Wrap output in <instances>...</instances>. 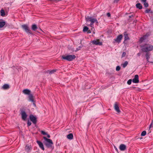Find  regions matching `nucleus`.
Wrapping results in <instances>:
<instances>
[{
  "label": "nucleus",
  "instance_id": "f257e3e1",
  "mask_svg": "<svg viewBox=\"0 0 153 153\" xmlns=\"http://www.w3.org/2000/svg\"><path fill=\"white\" fill-rule=\"evenodd\" d=\"M142 48V50L144 52H148L153 50V46L149 44H145Z\"/></svg>",
  "mask_w": 153,
  "mask_h": 153
},
{
  "label": "nucleus",
  "instance_id": "f03ea898",
  "mask_svg": "<svg viewBox=\"0 0 153 153\" xmlns=\"http://www.w3.org/2000/svg\"><path fill=\"white\" fill-rule=\"evenodd\" d=\"M85 19L87 22H91L90 24V25L92 27V25L94 23H95L97 24L98 23V22L97 20L95 18H93L91 17H90L88 16L87 17H85Z\"/></svg>",
  "mask_w": 153,
  "mask_h": 153
},
{
  "label": "nucleus",
  "instance_id": "7ed1b4c3",
  "mask_svg": "<svg viewBox=\"0 0 153 153\" xmlns=\"http://www.w3.org/2000/svg\"><path fill=\"white\" fill-rule=\"evenodd\" d=\"M43 138L46 141V142L45 143V145L48 148L51 147L53 144L52 140L50 139L47 138L45 137H44Z\"/></svg>",
  "mask_w": 153,
  "mask_h": 153
},
{
  "label": "nucleus",
  "instance_id": "20e7f679",
  "mask_svg": "<svg viewBox=\"0 0 153 153\" xmlns=\"http://www.w3.org/2000/svg\"><path fill=\"white\" fill-rule=\"evenodd\" d=\"M76 57V56L74 55H68L66 56H63L62 58L64 59L67 60L68 61H71L74 59Z\"/></svg>",
  "mask_w": 153,
  "mask_h": 153
},
{
  "label": "nucleus",
  "instance_id": "39448f33",
  "mask_svg": "<svg viewBox=\"0 0 153 153\" xmlns=\"http://www.w3.org/2000/svg\"><path fill=\"white\" fill-rule=\"evenodd\" d=\"M22 27L27 33L31 34H32L31 31L30 30L27 25H22Z\"/></svg>",
  "mask_w": 153,
  "mask_h": 153
},
{
  "label": "nucleus",
  "instance_id": "423d86ee",
  "mask_svg": "<svg viewBox=\"0 0 153 153\" xmlns=\"http://www.w3.org/2000/svg\"><path fill=\"white\" fill-rule=\"evenodd\" d=\"M99 41V39H96L92 41L91 42L93 45H102V42H100Z\"/></svg>",
  "mask_w": 153,
  "mask_h": 153
},
{
  "label": "nucleus",
  "instance_id": "0eeeda50",
  "mask_svg": "<svg viewBox=\"0 0 153 153\" xmlns=\"http://www.w3.org/2000/svg\"><path fill=\"white\" fill-rule=\"evenodd\" d=\"M30 120L34 124L36 123L37 120L36 117L32 115L30 116Z\"/></svg>",
  "mask_w": 153,
  "mask_h": 153
},
{
  "label": "nucleus",
  "instance_id": "6e6552de",
  "mask_svg": "<svg viewBox=\"0 0 153 153\" xmlns=\"http://www.w3.org/2000/svg\"><path fill=\"white\" fill-rule=\"evenodd\" d=\"M22 119L24 120H26L27 117V115L25 112L24 111H22L21 113Z\"/></svg>",
  "mask_w": 153,
  "mask_h": 153
},
{
  "label": "nucleus",
  "instance_id": "1a4fd4ad",
  "mask_svg": "<svg viewBox=\"0 0 153 153\" xmlns=\"http://www.w3.org/2000/svg\"><path fill=\"white\" fill-rule=\"evenodd\" d=\"M132 82L134 83H138L139 82V76L138 75H136L132 80Z\"/></svg>",
  "mask_w": 153,
  "mask_h": 153
},
{
  "label": "nucleus",
  "instance_id": "9d476101",
  "mask_svg": "<svg viewBox=\"0 0 153 153\" xmlns=\"http://www.w3.org/2000/svg\"><path fill=\"white\" fill-rule=\"evenodd\" d=\"M122 37L123 36L122 35H120L118 36L116 39H114V40L116 42H120L122 38Z\"/></svg>",
  "mask_w": 153,
  "mask_h": 153
},
{
  "label": "nucleus",
  "instance_id": "9b49d317",
  "mask_svg": "<svg viewBox=\"0 0 153 153\" xmlns=\"http://www.w3.org/2000/svg\"><path fill=\"white\" fill-rule=\"evenodd\" d=\"M126 148V146L123 144H121L119 146V149L121 151L125 150Z\"/></svg>",
  "mask_w": 153,
  "mask_h": 153
},
{
  "label": "nucleus",
  "instance_id": "f8f14e48",
  "mask_svg": "<svg viewBox=\"0 0 153 153\" xmlns=\"http://www.w3.org/2000/svg\"><path fill=\"white\" fill-rule=\"evenodd\" d=\"M32 149L31 146L28 145H26L25 148V150L27 152H29Z\"/></svg>",
  "mask_w": 153,
  "mask_h": 153
},
{
  "label": "nucleus",
  "instance_id": "ddd939ff",
  "mask_svg": "<svg viewBox=\"0 0 153 153\" xmlns=\"http://www.w3.org/2000/svg\"><path fill=\"white\" fill-rule=\"evenodd\" d=\"M36 142L38 144V145H39L40 147L41 148V149H42V150H44L45 149L44 147L43 143L39 141H37Z\"/></svg>",
  "mask_w": 153,
  "mask_h": 153
},
{
  "label": "nucleus",
  "instance_id": "4468645a",
  "mask_svg": "<svg viewBox=\"0 0 153 153\" xmlns=\"http://www.w3.org/2000/svg\"><path fill=\"white\" fill-rule=\"evenodd\" d=\"M22 92L25 94L29 95L30 94L31 91H30L29 89H25L22 91Z\"/></svg>",
  "mask_w": 153,
  "mask_h": 153
},
{
  "label": "nucleus",
  "instance_id": "2eb2a0df",
  "mask_svg": "<svg viewBox=\"0 0 153 153\" xmlns=\"http://www.w3.org/2000/svg\"><path fill=\"white\" fill-rule=\"evenodd\" d=\"M114 108L115 110L118 113H119L120 112V111L119 109V107L118 106L117 103H116L114 105Z\"/></svg>",
  "mask_w": 153,
  "mask_h": 153
},
{
  "label": "nucleus",
  "instance_id": "dca6fc26",
  "mask_svg": "<svg viewBox=\"0 0 153 153\" xmlns=\"http://www.w3.org/2000/svg\"><path fill=\"white\" fill-rule=\"evenodd\" d=\"M149 35L146 34L145 35L143 36L142 37H141L140 39V41L141 42H142L143 41L146 39L148 36Z\"/></svg>",
  "mask_w": 153,
  "mask_h": 153
},
{
  "label": "nucleus",
  "instance_id": "f3484780",
  "mask_svg": "<svg viewBox=\"0 0 153 153\" xmlns=\"http://www.w3.org/2000/svg\"><path fill=\"white\" fill-rule=\"evenodd\" d=\"M31 28L33 30L35 31L37 28V27L36 25L33 24L32 25Z\"/></svg>",
  "mask_w": 153,
  "mask_h": 153
},
{
  "label": "nucleus",
  "instance_id": "a211bd4d",
  "mask_svg": "<svg viewBox=\"0 0 153 153\" xmlns=\"http://www.w3.org/2000/svg\"><path fill=\"white\" fill-rule=\"evenodd\" d=\"M73 135L72 134H70L67 136V138L71 140L73 138Z\"/></svg>",
  "mask_w": 153,
  "mask_h": 153
},
{
  "label": "nucleus",
  "instance_id": "6ab92c4d",
  "mask_svg": "<svg viewBox=\"0 0 153 153\" xmlns=\"http://www.w3.org/2000/svg\"><path fill=\"white\" fill-rule=\"evenodd\" d=\"M9 88V85L8 84H5L2 87V88L4 89H6Z\"/></svg>",
  "mask_w": 153,
  "mask_h": 153
},
{
  "label": "nucleus",
  "instance_id": "aec40b11",
  "mask_svg": "<svg viewBox=\"0 0 153 153\" xmlns=\"http://www.w3.org/2000/svg\"><path fill=\"white\" fill-rule=\"evenodd\" d=\"M136 6L137 8H139L140 9H141L142 8V6L140 3L136 4Z\"/></svg>",
  "mask_w": 153,
  "mask_h": 153
},
{
  "label": "nucleus",
  "instance_id": "412c9836",
  "mask_svg": "<svg viewBox=\"0 0 153 153\" xmlns=\"http://www.w3.org/2000/svg\"><path fill=\"white\" fill-rule=\"evenodd\" d=\"M28 97H29L30 100V101H31L32 102L33 101V96L32 94H30L29 95Z\"/></svg>",
  "mask_w": 153,
  "mask_h": 153
},
{
  "label": "nucleus",
  "instance_id": "4be33fe9",
  "mask_svg": "<svg viewBox=\"0 0 153 153\" xmlns=\"http://www.w3.org/2000/svg\"><path fill=\"white\" fill-rule=\"evenodd\" d=\"M5 22H0V28L3 27L5 25Z\"/></svg>",
  "mask_w": 153,
  "mask_h": 153
},
{
  "label": "nucleus",
  "instance_id": "5701e85b",
  "mask_svg": "<svg viewBox=\"0 0 153 153\" xmlns=\"http://www.w3.org/2000/svg\"><path fill=\"white\" fill-rule=\"evenodd\" d=\"M0 13H1V16H4L5 15V12H4V10H3L1 9V10Z\"/></svg>",
  "mask_w": 153,
  "mask_h": 153
},
{
  "label": "nucleus",
  "instance_id": "b1692460",
  "mask_svg": "<svg viewBox=\"0 0 153 153\" xmlns=\"http://www.w3.org/2000/svg\"><path fill=\"white\" fill-rule=\"evenodd\" d=\"M124 37H125V38H124L125 41L129 39V37H128V35L127 34H126V33H125L124 34Z\"/></svg>",
  "mask_w": 153,
  "mask_h": 153
},
{
  "label": "nucleus",
  "instance_id": "393cba45",
  "mask_svg": "<svg viewBox=\"0 0 153 153\" xmlns=\"http://www.w3.org/2000/svg\"><path fill=\"white\" fill-rule=\"evenodd\" d=\"M128 64V62L127 61H125L124 63L122 64L123 67V68H125Z\"/></svg>",
  "mask_w": 153,
  "mask_h": 153
},
{
  "label": "nucleus",
  "instance_id": "a878e982",
  "mask_svg": "<svg viewBox=\"0 0 153 153\" xmlns=\"http://www.w3.org/2000/svg\"><path fill=\"white\" fill-rule=\"evenodd\" d=\"M88 29V28L86 26H85L84 27L83 29V31L84 32H86L87 31Z\"/></svg>",
  "mask_w": 153,
  "mask_h": 153
},
{
  "label": "nucleus",
  "instance_id": "bb28decb",
  "mask_svg": "<svg viewBox=\"0 0 153 153\" xmlns=\"http://www.w3.org/2000/svg\"><path fill=\"white\" fill-rule=\"evenodd\" d=\"M146 134V131H143L141 133V136H145Z\"/></svg>",
  "mask_w": 153,
  "mask_h": 153
},
{
  "label": "nucleus",
  "instance_id": "cd10ccee",
  "mask_svg": "<svg viewBox=\"0 0 153 153\" xmlns=\"http://www.w3.org/2000/svg\"><path fill=\"white\" fill-rule=\"evenodd\" d=\"M56 71V70H53L51 71H48V73H49V74H52L54 72H55Z\"/></svg>",
  "mask_w": 153,
  "mask_h": 153
},
{
  "label": "nucleus",
  "instance_id": "c85d7f7f",
  "mask_svg": "<svg viewBox=\"0 0 153 153\" xmlns=\"http://www.w3.org/2000/svg\"><path fill=\"white\" fill-rule=\"evenodd\" d=\"M143 3H144V6L145 7H147L148 6L149 4L148 3L146 2V1Z\"/></svg>",
  "mask_w": 153,
  "mask_h": 153
},
{
  "label": "nucleus",
  "instance_id": "c756f323",
  "mask_svg": "<svg viewBox=\"0 0 153 153\" xmlns=\"http://www.w3.org/2000/svg\"><path fill=\"white\" fill-rule=\"evenodd\" d=\"M131 81H132V80L131 79H129L128 81H127V83L128 84V85H130L131 84Z\"/></svg>",
  "mask_w": 153,
  "mask_h": 153
},
{
  "label": "nucleus",
  "instance_id": "7c9ffc66",
  "mask_svg": "<svg viewBox=\"0 0 153 153\" xmlns=\"http://www.w3.org/2000/svg\"><path fill=\"white\" fill-rule=\"evenodd\" d=\"M151 10L150 9H147L145 11V12L146 13H148L150 12Z\"/></svg>",
  "mask_w": 153,
  "mask_h": 153
},
{
  "label": "nucleus",
  "instance_id": "2f4dec72",
  "mask_svg": "<svg viewBox=\"0 0 153 153\" xmlns=\"http://www.w3.org/2000/svg\"><path fill=\"white\" fill-rule=\"evenodd\" d=\"M153 127V120L152 121V123L149 126V128Z\"/></svg>",
  "mask_w": 153,
  "mask_h": 153
},
{
  "label": "nucleus",
  "instance_id": "473e14b6",
  "mask_svg": "<svg viewBox=\"0 0 153 153\" xmlns=\"http://www.w3.org/2000/svg\"><path fill=\"white\" fill-rule=\"evenodd\" d=\"M41 133L43 135L47 134V133L45 132V131H41Z\"/></svg>",
  "mask_w": 153,
  "mask_h": 153
},
{
  "label": "nucleus",
  "instance_id": "72a5a7b5",
  "mask_svg": "<svg viewBox=\"0 0 153 153\" xmlns=\"http://www.w3.org/2000/svg\"><path fill=\"white\" fill-rule=\"evenodd\" d=\"M120 69V66H118L116 67V70L117 71H119Z\"/></svg>",
  "mask_w": 153,
  "mask_h": 153
},
{
  "label": "nucleus",
  "instance_id": "f704fd0d",
  "mask_svg": "<svg viewBox=\"0 0 153 153\" xmlns=\"http://www.w3.org/2000/svg\"><path fill=\"white\" fill-rule=\"evenodd\" d=\"M146 59H147V60H148L149 58V56L148 53H147L146 54Z\"/></svg>",
  "mask_w": 153,
  "mask_h": 153
},
{
  "label": "nucleus",
  "instance_id": "c9c22d12",
  "mask_svg": "<svg viewBox=\"0 0 153 153\" xmlns=\"http://www.w3.org/2000/svg\"><path fill=\"white\" fill-rule=\"evenodd\" d=\"M31 122H30L29 121H28L27 122V125L28 126H29L31 125Z\"/></svg>",
  "mask_w": 153,
  "mask_h": 153
},
{
  "label": "nucleus",
  "instance_id": "e433bc0d",
  "mask_svg": "<svg viewBox=\"0 0 153 153\" xmlns=\"http://www.w3.org/2000/svg\"><path fill=\"white\" fill-rule=\"evenodd\" d=\"M126 53L125 52H123V54H122V57H124L126 55Z\"/></svg>",
  "mask_w": 153,
  "mask_h": 153
},
{
  "label": "nucleus",
  "instance_id": "4c0bfd02",
  "mask_svg": "<svg viewBox=\"0 0 153 153\" xmlns=\"http://www.w3.org/2000/svg\"><path fill=\"white\" fill-rule=\"evenodd\" d=\"M107 16L108 17H110L111 15L109 13H107Z\"/></svg>",
  "mask_w": 153,
  "mask_h": 153
},
{
  "label": "nucleus",
  "instance_id": "58836bf2",
  "mask_svg": "<svg viewBox=\"0 0 153 153\" xmlns=\"http://www.w3.org/2000/svg\"><path fill=\"white\" fill-rule=\"evenodd\" d=\"M141 1L142 2H144L146 1V0H141Z\"/></svg>",
  "mask_w": 153,
  "mask_h": 153
},
{
  "label": "nucleus",
  "instance_id": "ea45409f",
  "mask_svg": "<svg viewBox=\"0 0 153 153\" xmlns=\"http://www.w3.org/2000/svg\"><path fill=\"white\" fill-rule=\"evenodd\" d=\"M46 135H47V137H48V138H50V136L48 134H46Z\"/></svg>",
  "mask_w": 153,
  "mask_h": 153
},
{
  "label": "nucleus",
  "instance_id": "a19ab883",
  "mask_svg": "<svg viewBox=\"0 0 153 153\" xmlns=\"http://www.w3.org/2000/svg\"><path fill=\"white\" fill-rule=\"evenodd\" d=\"M114 148H115V149L116 150V151L117 152H118V150L117 149L115 146L114 147Z\"/></svg>",
  "mask_w": 153,
  "mask_h": 153
},
{
  "label": "nucleus",
  "instance_id": "79ce46f5",
  "mask_svg": "<svg viewBox=\"0 0 153 153\" xmlns=\"http://www.w3.org/2000/svg\"><path fill=\"white\" fill-rule=\"evenodd\" d=\"M118 0H114V3H117V2Z\"/></svg>",
  "mask_w": 153,
  "mask_h": 153
},
{
  "label": "nucleus",
  "instance_id": "37998d69",
  "mask_svg": "<svg viewBox=\"0 0 153 153\" xmlns=\"http://www.w3.org/2000/svg\"><path fill=\"white\" fill-rule=\"evenodd\" d=\"M140 53H138L137 54V55L138 56H140Z\"/></svg>",
  "mask_w": 153,
  "mask_h": 153
},
{
  "label": "nucleus",
  "instance_id": "c03bdc74",
  "mask_svg": "<svg viewBox=\"0 0 153 153\" xmlns=\"http://www.w3.org/2000/svg\"><path fill=\"white\" fill-rule=\"evenodd\" d=\"M150 13H151L152 14H153V12L152 11H151H151L150 12Z\"/></svg>",
  "mask_w": 153,
  "mask_h": 153
},
{
  "label": "nucleus",
  "instance_id": "a18cd8bd",
  "mask_svg": "<svg viewBox=\"0 0 153 153\" xmlns=\"http://www.w3.org/2000/svg\"><path fill=\"white\" fill-rule=\"evenodd\" d=\"M91 32L90 30L88 31V33H91Z\"/></svg>",
  "mask_w": 153,
  "mask_h": 153
}]
</instances>
